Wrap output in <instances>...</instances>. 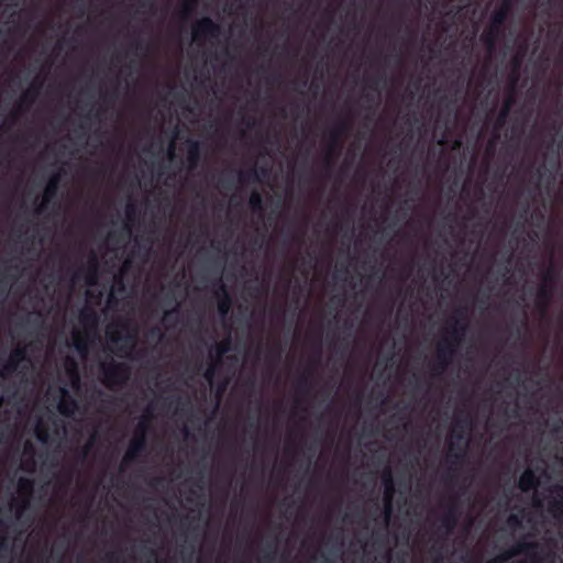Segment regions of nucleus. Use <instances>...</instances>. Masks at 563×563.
<instances>
[{
	"instance_id": "nucleus-1",
	"label": "nucleus",
	"mask_w": 563,
	"mask_h": 563,
	"mask_svg": "<svg viewBox=\"0 0 563 563\" xmlns=\"http://www.w3.org/2000/svg\"><path fill=\"white\" fill-rule=\"evenodd\" d=\"M467 328V309L462 307L454 311L445 328L446 335L441 339L437 346L435 361L432 364V376L442 375L456 356Z\"/></svg>"
},
{
	"instance_id": "nucleus-2",
	"label": "nucleus",
	"mask_w": 563,
	"mask_h": 563,
	"mask_svg": "<svg viewBox=\"0 0 563 563\" xmlns=\"http://www.w3.org/2000/svg\"><path fill=\"white\" fill-rule=\"evenodd\" d=\"M511 11L512 0H504L490 14L489 25L479 36L481 42L489 53H493L496 49L498 40L504 35L505 24Z\"/></svg>"
},
{
	"instance_id": "nucleus-3",
	"label": "nucleus",
	"mask_w": 563,
	"mask_h": 563,
	"mask_svg": "<svg viewBox=\"0 0 563 563\" xmlns=\"http://www.w3.org/2000/svg\"><path fill=\"white\" fill-rule=\"evenodd\" d=\"M351 124L347 119H339L328 133V146L323 158L322 169L329 178L335 165V161L342 151V137L349 133Z\"/></svg>"
},
{
	"instance_id": "nucleus-4",
	"label": "nucleus",
	"mask_w": 563,
	"mask_h": 563,
	"mask_svg": "<svg viewBox=\"0 0 563 563\" xmlns=\"http://www.w3.org/2000/svg\"><path fill=\"white\" fill-rule=\"evenodd\" d=\"M152 416L144 415L137 422L133 438L131 439L126 452L121 463V470L137 461L139 457L145 454L147 450V431L150 430V421Z\"/></svg>"
},
{
	"instance_id": "nucleus-5",
	"label": "nucleus",
	"mask_w": 563,
	"mask_h": 563,
	"mask_svg": "<svg viewBox=\"0 0 563 563\" xmlns=\"http://www.w3.org/2000/svg\"><path fill=\"white\" fill-rule=\"evenodd\" d=\"M101 383L108 389L125 386L131 377V368L126 363L111 360L100 364Z\"/></svg>"
},
{
	"instance_id": "nucleus-6",
	"label": "nucleus",
	"mask_w": 563,
	"mask_h": 563,
	"mask_svg": "<svg viewBox=\"0 0 563 563\" xmlns=\"http://www.w3.org/2000/svg\"><path fill=\"white\" fill-rule=\"evenodd\" d=\"M221 34V26L209 16L198 20L192 26V37L196 42H203L218 38Z\"/></svg>"
},
{
	"instance_id": "nucleus-7",
	"label": "nucleus",
	"mask_w": 563,
	"mask_h": 563,
	"mask_svg": "<svg viewBox=\"0 0 563 563\" xmlns=\"http://www.w3.org/2000/svg\"><path fill=\"white\" fill-rule=\"evenodd\" d=\"M459 521V508H457V499L455 496L450 498V501L446 506L445 512L440 518V526L437 529V532L441 537L450 536L455 529Z\"/></svg>"
},
{
	"instance_id": "nucleus-8",
	"label": "nucleus",
	"mask_w": 563,
	"mask_h": 563,
	"mask_svg": "<svg viewBox=\"0 0 563 563\" xmlns=\"http://www.w3.org/2000/svg\"><path fill=\"white\" fill-rule=\"evenodd\" d=\"M41 86L42 82H33L31 85L30 89L22 96L18 109L11 112V114L5 120L8 126H13L16 123L20 111H25L33 104L36 96L38 95Z\"/></svg>"
},
{
	"instance_id": "nucleus-9",
	"label": "nucleus",
	"mask_w": 563,
	"mask_h": 563,
	"mask_svg": "<svg viewBox=\"0 0 563 563\" xmlns=\"http://www.w3.org/2000/svg\"><path fill=\"white\" fill-rule=\"evenodd\" d=\"M24 361H27L26 347L16 346L11 351L8 361L0 368V376L7 378L13 375L18 371L20 364Z\"/></svg>"
},
{
	"instance_id": "nucleus-10",
	"label": "nucleus",
	"mask_w": 563,
	"mask_h": 563,
	"mask_svg": "<svg viewBox=\"0 0 563 563\" xmlns=\"http://www.w3.org/2000/svg\"><path fill=\"white\" fill-rule=\"evenodd\" d=\"M538 548L539 544L537 542L519 541L511 549L490 560L488 563H504L507 560L519 554L531 555L537 551Z\"/></svg>"
},
{
	"instance_id": "nucleus-11",
	"label": "nucleus",
	"mask_w": 563,
	"mask_h": 563,
	"mask_svg": "<svg viewBox=\"0 0 563 563\" xmlns=\"http://www.w3.org/2000/svg\"><path fill=\"white\" fill-rule=\"evenodd\" d=\"M60 179H62L60 170H58L57 173H54L49 176L48 181L44 189L42 202L36 208L37 213H42L46 209V206L57 196Z\"/></svg>"
},
{
	"instance_id": "nucleus-12",
	"label": "nucleus",
	"mask_w": 563,
	"mask_h": 563,
	"mask_svg": "<svg viewBox=\"0 0 563 563\" xmlns=\"http://www.w3.org/2000/svg\"><path fill=\"white\" fill-rule=\"evenodd\" d=\"M384 484V516L386 521L390 519L393 512V497L395 494V484L390 470H386L383 474Z\"/></svg>"
},
{
	"instance_id": "nucleus-13",
	"label": "nucleus",
	"mask_w": 563,
	"mask_h": 563,
	"mask_svg": "<svg viewBox=\"0 0 563 563\" xmlns=\"http://www.w3.org/2000/svg\"><path fill=\"white\" fill-rule=\"evenodd\" d=\"M80 275H84L85 282L88 286H96L99 280V262L98 258L92 255L87 265L81 267L74 274V279H77Z\"/></svg>"
},
{
	"instance_id": "nucleus-14",
	"label": "nucleus",
	"mask_w": 563,
	"mask_h": 563,
	"mask_svg": "<svg viewBox=\"0 0 563 563\" xmlns=\"http://www.w3.org/2000/svg\"><path fill=\"white\" fill-rule=\"evenodd\" d=\"M472 422L470 415L459 417L454 422L449 440L468 443L466 432L472 428Z\"/></svg>"
},
{
	"instance_id": "nucleus-15",
	"label": "nucleus",
	"mask_w": 563,
	"mask_h": 563,
	"mask_svg": "<svg viewBox=\"0 0 563 563\" xmlns=\"http://www.w3.org/2000/svg\"><path fill=\"white\" fill-rule=\"evenodd\" d=\"M18 488L21 494H24L26 497L21 500V503L18 505L15 509V516L16 518H20L24 510L27 509L30 506V499L29 497L33 493L34 489V481L29 477H20L18 481Z\"/></svg>"
},
{
	"instance_id": "nucleus-16",
	"label": "nucleus",
	"mask_w": 563,
	"mask_h": 563,
	"mask_svg": "<svg viewBox=\"0 0 563 563\" xmlns=\"http://www.w3.org/2000/svg\"><path fill=\"white\" fill-rule=\"evenodd\" d=\"M216 286V296L218 297V311L222 317H225L231 310L232 298L221 278L217 279Z\"/></svg>"
},
{
	"instance_id": "nucleus-17",
	"label": "nucleus",
	"mask_w": 563,
	"mask_h": 563,
	"mask_svg": "<svg viewBox=\"0 0 563 563\" xmlns=\"http://www.w3.org/2000/svg\"><path fill=\"white\" fill-rule=\"evenodd\" d=\"M466 451L448 452L445 462L450 464V468L445 474V479L453 483L456 478L455 471L465 462Z\"/></svg>"
},
{
	"instance_id": "nucleus-18",
	"label": "nucleus",
	"mask_w": 563,
	"mask_h": 563,
	"mask_svg": "<svg viewBox=\"0 0 563 563\" xmlns=\"http://www.w3.org/2000/svg\"><path fill=\"white\" fill-rule=\"evenodd\" d=\"M553 286L548 284L540 285L537 294L536 303L542 314L547 313L551 300L553 298Z\"/></svg>"
},
{
	"instance_id": "nucleus-19",
	"label": "nucleus",
	"mask_w": 563,
	"mask_h": 563,
	"mask_svg": "<svg viewBox=\"0 0 563 563\" xmlns=\"http://www.w3.org/2000/svg\"><path fill=\"white\" fill-rule=\"evenodd\" d=\"M62 395L63 398L58 404V411L65 417H71L78 409V402L66 388H62Z\"/></svg>"
},
{
	"instance_id": "nucleus-20",
	"label": "nucleus",
	"mask_w": 563,
	"mask_h": 563,
	"mask_svg": "<svg viewBox=\"0 0 563 563\" xmlns=\"http://www.w3.org/2000/svg\"><path fill=\"white\" fill-rule=\"evenodd\" d=\"M187 163L190 169H194L198 166L201 159V146L200 142L196 140L188 139L187 140Z\"/></svg>"
},
{
	"instance_id": "nucleus-21",
	"label": "nucleus",
	"mask_w": 563,
	"mask_h": 563,
	"mask_svg": "<svg viewBox=\"0 0 563 563\" xmlns=\"http://www.w3.org/2000/svg\"><path fill=\"white\" fill-rule=\"evenodd\" d=\"M313 369L311 367H307L303 373L299 376L297 384H296V390L300 395H308L310 394L312 387H313Z\"/></svg>"
},
{
	"instance_id": "nucleus-22",
	"label": "nucleus",
	"mask_w": 563,
	"mask_h": 563,
	"mask_svg": "<svg viewBox=\"0 0 563 563\" xmlns=\"http://www.w3.org/2000/svg\"><path fill=\"white\" fill-rule=\"evenodd\" d=\"M556 497L549 503L550 512L556 518H563V486L553 487Z\"/></svg>"
},
{
	"instance_id": "nucleus-23",
	"label": "nucleus",
	"mask_w": 563,
	"mask_h": 563,
	"mask_svg": "<svg viewBox=\"0 0 563 563\" xmlns=\"http://www.w3.org/2000/svg\"><path fill=\"white\" fill-rule=\"evenodd\" d=\"M539 485V477L536 472L531 468H527L522 472L519 478V487L522 492H529L534 489Z\"/></svg>"
},
{
	"instance_id": "nucleus-24",
	"label": "nucleus",
	"mask_w": 563,
	"mask_h": 563,
	"mask_svg": "<svg viewBox=\"0 0 563 563\" xmlns=\"http://www.w3.org/2000/svg\"><path fill=\"white\" fill-rule=\"evenodd\" d=\"M231 350L230 338L217 343L210 351V357L213 362L222 364V357Z\"/></svg>"
},
{
	"instance_id": "nucleus-25",
	"label": "nucleus",
	"mask_w": 563,
	"mask_h": 563,
	"mask_svg": "<svg viewBox=\"0 0 563 563\" xmlns=\"http://www.w3.org/2000/svg\"><path fill=\"white\" fill-rule=\"evenodd\" d=\"M80 323L89 329H95L99 322L98 313L91 308H84L79 313Z\"/></svg>"
},
{
	"instance_id": "nucleus-26",
	"label": "nucleus",
	"mask_w": 563,
	"mask_h": 563,
	"mask_svg": "<svg viewBox=\"0 0 563 563\" xmlns=\"http://www.w3.org/2000/svg\"><path fill=\"white\" fill-rule=\"evenodd\" d=\"M109 340L113 343H117L119 341H122L123 344L121 346V350L124 347H128L129 350L133 349L136 343V335L135 334H128L125 336H120L117 333L108 332Z\"/></svg>"
},
{
	"instance_id": "nucleus-27",
	"label": "nucleus",
	"mask_w": 563,
	"mask_h": 563,
	"mask_svg": "<svg viewBox=\"0 0 563 563\" xmlns=\"http://www.w3.org/2000/svg\"><path fill=\"white\" fill-rule=\"evenodd\" d=\"M238 179L241 184L258 181V170L255 167H252L249 170H239Z\"/></svg>"
},
{
	"instance_id": "nucleus-28",
	"label": "nucleus",
	"mask_w": 563,
	"mask_h": 563,
	"mask_svg": "<svg viewBox=\"0 0 563 563\" xmlns=\"http://www.w3.org/2000/svg\"><path fill=\"white\" fill-rule=\"evenodd\" d=\"M249 205L252 211L262 212L264 210V202L261 192L254 190L250 196Z\"/></svg>"
},
{
	"instance_id": "nucleus-29",
	"label": "nucleus",
	"mask_w": 563,
	"mask_h": 563,
	"mask_svg": "<svg viewBox=\"0 0 563 563\" xmlns=\"http://www.w3.org/2000/svg\"><path fill=\"white\" fill-rule=\"evenodd\" d=\"M509 107H501V109L499 110L498 112V115L496 118V121H495V125H494V129L496 132H499L506 124L507 122V119L509 117Z\"/></svg>"
},
{
	"instance_id": "nucleus-30",
	"label": "nucleus",
	"mask_w": 563,
	"mask_h": 563,
	"mask_svg": "<svg viewBox=\"0 0 563 563\" xmlns=\"http://www.w3.org/2000/svg\"><path fill=\"white\" fill-rule=\"evenodd\" d=\"M74 346L76 351L82 356L88 353V342L78 333L74 335Z\"/></svg>"
},
{
	"instance_id": "nucleus-31",
	"label": "nucleus",
	"mask_w": 563,
	"mask_h": 563,
	"mask_svg": "<svg viewBox=\"0 0 563 563\" xmlns=\"http://www.w3.org/2000/svg\"><path fill=\"white\" fill-rule=\"evenodd\" d=\"M67 371H68V374L70 375V377L73 378V384L74 386H78L79 385V382H80V377H79V374H78V368H77V363L75 360L73 358H69L67 361Z\"/></svg>"
},
{
	"instance_id": "nucleus-32",
	"label": "nucleus",
	"mask_w": 563,
	"mask_h": 563,
	"mask_svg": "<svg viewBox=\"0 0 563 563\" xmlns=\"http://www.w3.org/2000/svg\"><path fill=\"white\" fill-rule=\"evenodd\" d=\"M197 2H198V0H185L184 7L181 10V19L184 21H186L191 15V13L194 12V10L197 5Z\"/></svg>"
},
{
	"instance_id": "nucleus-33",
	"label": "nucleus",
	"mask_w": 563,
	"mask_h": 563,
	"mask_svg": "<svg viewBox=\"0 0 563 563\" xmlns=\"http://www.w3.org/2000/svg\"><path fill=\"white\" fill-rule=\"evenodd\" d=\"M547 172H548V169L544 164H541L540 166H538L536 168L534 175L532 177V178H536V181H534L536 189L540 188L541 181L544 178Z\"/></svg>"
},
{
	"instance_id": "nucleus-34",
	"label": "nucleus",
	"mask_w": 563,
	"mask_h": 563,
	"mask_svg": "<svg viewBox=\"0 0 563 563\" xmlns=\"http://www.w3.org/2000/svg\"><path fill=\"white\" fill-rule=\"evenodd\" d=\"M543 283L553 286V283L556 280V271L553 266H550L542 276Z\"/></svg>"
},
{
	"instance_id": "nucleus-35",
	"label": "nucleus",
	"mask_w": 563,
	"mask_h": 563,
	"mask_svg": "<svg viewBox=\"0 0 563 563\" xmlns=\"http://www.w3.org/2000/svg\"><path fill=\"white\" fill-rule=\"evenodd\" d=\"M139 213L137 206L133 201H129L125 207V214L129 221H134Z\"/></svg>"
},
{
	"instance_id": "nucleus-36",
	"label": "nucleus",
	"mask_w": 563,
	"mask_h": 563,
	"mask_svg": "<svg viewBox=\"0 0 563 563\" xmlns=\"http://www.w3.org/2000/svg\"><path fill=\"white\" fill-rule=\"evenodd\" d=\"M276 552V547L272 542H267L264 547V554H263V561L271 562L274 558V554Z\"/></svg>"
},
{
	"instance_id": "nucleus-37",
	"label": "nucleus",
	"mask_w": 563,
	"mask_h": 563,
	"mask_svg": "<svg viewBox=\"0 0 563 563\" xmlns=\"http://www.w3.org/2000/svg\"><path fill=\"white\" fill-rule=\"evenodd\" d=\"M521 62H522V58L519 57V56H516L514 59H512V73H511V81L514 85L517 84L518 79H519V68L521 66Z\"/></svg>"
},
{
	"instance_id": "nucleus-38",
	"label": "nucleus",
	"mask_w": 563,
	"mask_h": 563,
	"mask_svg": "<svg viewBox=\"0 0 563 563\" xmlns=\"http://www.w3.org/2000/svg\"><path fill=\"white\" fill-rule=\"evenodd\" d=\"M218 185L224 189H232L234 186V179L230 175H221L218 178Z\"/></svg>"
},
{
	"instance_id": "nucleus-39",
	"label": "nucleus",
	"mask_w": 563,
	"mask_h": 563,
	"mask_svg": "<svg viewBox=\"0 0 563 563\" xmlns=\"http://www.w3.org/2000/svg\"><path fill=\"white\" fill-rule=\"evenodd\" d=\"M467 445V442L461 443L459 441L448 440L449 452H460V450L466 451Z\"/></svg>"
},
{
	"instance_id": "nucleus-40",
	"label": "nucleus",
	"mask_w": 563,
	"mask_h": 563,
	"mask_svg": "<svg viewBox=\"0 0 563 563\" xmlns=\"http://www.w3.org/2000/svg\"><path fill=\"white\" fill-rule=\"evenodd\" d=\"M221 364L217 363V362H211L206 372H205V378L209 382H212V379L214 378L216 376V373H217V368L220 366Z\"/></svg>"
},
{
	"instance_id": "nucleus-41",
	"label": "nucleus",
	"mask_w": 563,
	"mask_h": 563,
	"mask_svg": "<svg viewBox=\"0 0 563 563\" xmlns=\"http://www.w3.org/2000/svg\"><path fill=\"white\" fill-rule=\"evenodd\" d=\"M515 86L514 84H511V87H510V92L509 95L506 97V99L504 100V103H503V107H509V111L511 110L512 106L515 104Z\"/></svg>"
},
{
	"instance_id": "nucleus-42",
	"label": "nucleus",
	"mask_w": 563,
	"mask_h": 563,
	"mask_svg": "<svg viewBox=\"0 0 563 563\" xmlns=\"http://www.w3.org/2000/svg\"><path fill=\"white\" fill-rule=\"evenodd\" d=\"M35 433H36V438H37L38 441H41L42 443L47 442V440H48V432H47V430L44 427L38 426L36 428V432Z\"/></svg>"
},
{
	"instance_id": "nucleus-43",
	"label": "nucleus",
	"mask_w": 563,
	"mask_h": 563,
	"mask_svg": "<svg viewBox=\"0 0 563 563\" xmlns=\"http://www.w3.org/2000/svg\"><path fill=\"white\" fill-rule=\"evenodd\" d=\"M507 523L510 526V527H519L520 523H521V520L520 518L517 516V515H510L507 519Z\"/></svg>"
},
{
	"instance_id": "nucleus-44",
	"label": "nucleus",
	"mask_w": 563,
	"mask_h": 563,
	"mask_svg": "<svg viewBox=\"0 0 563 563\" xmlns=\"http://www.w3.org/2000/svg\"><path fill=\"white\" fill-rule=\"evenodd\" d=\"M177 313H178L177 308H174V309H172V310H167V311H165V313H164V320L169 321V320L172 319V317H173L174 314H177Z\"/></svg>"
},
{
	"instance_id": "nucleus-45",
	"label": "nucleus",
	"mask_w": 563,
	"mask_h": 563,
	"mask_svg": "<svg viewBox=\"0 0 563 563\" xmlns=\"http://www.w3.org/2000/svg\"><path fill=\"white\" fill-rule=\"evenodd\" d=\"M269 355L274 361L278 362L282 357V350L277 349L275 351H271Z\"/></svg>"
},
{
	"instance_id": "nucleus-46",
	"label": "nucleus",
	"mask_w": 563,
	"mask_h": 563,
	"mask_svg": "<svg viewBox=\"0 0 563 563\" xmlns=\"http://www.w3.org/2000/svg\"><path fill=\"white\" fill-rule=\"evenodd\" d=\"M150 335L151 336H157V338H162L163 336V333L161 331L159 328H153L151 331H150Z\"/></svg>"
},
{
	"instance_id": "nucleus-47",
	"label": "nucleus",
	"mask_w": 563,
	"mask_h": 563,
	"mask_svg": "<svg viewBox=\"0 0 563 563\" xmlns=\"http://www.w3.org/2000/svg\"><path fill=\"white\" fill-rule=\"evenodd\" d=\"M24 452L25 453H30V454L34 453V448H33L32 443H26L25 444Z\"/></svg>"
},
{
	"instance_id": "nucleus-48",
	"label": "nucleus",
	"mask_w": 563,
	"mask_h": 563,
	"mask_svg": "<svg viewBox=\"0 0 563 563\" xmlns=\"http://www.w3.org/2000/svg\"><path fill=\"white\" fill-rule=\"evenodd\" d=\"M175 155V145L174 143H170L169 147H168V156L169 158H173Z\"/></svg>"
},
{
	"instance_id": "nucleus-49",
	"label": "nucleus",
	"mask_w": 563,
	"mask_h": 563,
	"mask_svg": "<svg viewBox=\"0 0 563 563\" xmlns=\"http://www.w3.org/2000/svg\"><path fill=\"white\" fill-rule=\"evenodd\" d=\"M552 130H553L556 134H559V135H560L561 141H562V140H563V133H562V131H561V126L553 125V126H552Z\"/></svg>"
},
{
	"instance_id": "nucleus-50",
	"label": "nucleus",
	"mask_w": 563,
	"mask_h": 563,
	"mask_svg": "<svg viewBox=\"0 0 563 563\" xmlns=\"http://www.w3.org/2000/svg\"><path fill=\"white\" fill-rule=\"evenodd\" d=\"M147 554L154 559L155 563L157 562L156 560V551L154 549H147Z\"/></svg>"
},
{
	"instance_id": "nucleus-51",
	"label": "nucleus",
	"mask_w": 563,
	"mask_h": 563,
	"mask_svg": "<svg viewBox=\"0 0 563 563\" xmlns=\"http://www.w3.org/2000/svg\"><path fill=\"white\" fill-rule=\"evenodd\" d=\"M115 97H117V95H115V93H106V95H104V100H106V101H112V100H114V99H115Z\"/></svg>"
},
{
	"instance_id": "nucleus-52",
	"label": "nucleus",
	"mask_w": 563,
	"mask_h": 563,
	"mask_svg": "<svg viewBox=\"0 0 563 563\" xmlns=\"http://www.w3.org/2000/svg\"><path fill=\"white\" fill-rule=\"evenodd\" d=\"M377 85H378V80H371V85H369V88L373 89L374 91L377 90Z\"/></svg>"
},
{
	"instance_id": "nucleus-53",
	"label": "nucleus",
	"mask_w": 563,
	"mask_h": 563,
	"mask_svg": "<svg viewBox=\"0 0 563 563\" xmlns=\"http://www.w3.org/2000/svg\"><path fill=\"white\" fill-rule=\"evenodd\" d=\"M432 563H444L443 556L438 555V556L433 558Z\"/></svg>"
},
{
	"instance_id": "nucleus-54",
	"label": "nucleus",
	"mask_w": 563,
	"mask_h": 563,
	"mask_svg": "<svg viewBox=\"0 0 563 563\" xmlns=\"http://www.w3.org/2000/svg\"><path fill=\"white\" fill-rule=\"evenodd\" d=\"M7 290V285L0 280V292L4 294Z\"/></svg>"
},
{
	"instance_id": "nucleus-55",
	"label": "nucleus",
	"mask_w": 563,
	"mask_h": 563,
	"mask_svg": "<svg viewBox=\"0 0 563 563\" xmlns=\"http://www.w3.org/2000/svg\"><path fill=\"white\" fill-rule=\"evenodd\" d=\"M364 99H366L367 101H374V97L371 93H365Z\"/></svg>"
},
{
	"instance_id": "nucleus-56",
	"label": "nucleus",
	"mask_w": 563,
	"mask_h": 563,
	"mask_svg": "<svg viewBox=\"0 0 563 563\" xmlns=\"http://www.w3.org/2000/svg\"><path fill=\"white\" fill-rule=\"evenodd\" d=\"M133 45L135 46L136 49L143 48L142 43L140 41H135Z\"/></svg>"
},
{
	"instance_id": "nucleus-57",
	"label": "nucleus",
	"mask_w": 563,
	"mask_h": 563,
	"mask_svg": "<svg viewBox=\"0 0 563 563\" xmlns=\"http://www.w3.org/2000/svg\"><path fill=\"white\" fill-rule=\"evenodd\" d=\"M162 482V478L157 477L153 479V485L159 484Z\"/></svg>"
},
{
	"instance_id": "nucleus-58",
	"label": "nucleus",
	"mask_w": 563,
	"mask_h": 563,
	"mask_svg": "<svg viewBox=\"0 0 563 563\" xmlns=\"http://www.w3.org/2000/svg\"><path fill=\"white\" fill-rule=\"evenodd\" d=\"M88 450H89V446H86L84 450H82V457H86L87 453H88Z\"/></svg>"
},
{
	"instance_id": "nucleus-59",
	"label": "nucleus",
	"mask_w": 563,
	"mask_h": 563,
	"mask_svg": "<svg viewBox=\"0 0 563 563\" xmlns=\"http://www.w3.org/2000/svg\"><path fill=\"white\" fill-rule=\"evenodd\" d=\"M108 560H109V561H114V560H115L114 554H113V553L109 554V555H108Z\"/></svg>"
},
{
	"instance_id": "nucleus-60",
	"label": "nucleus",
	"mask_w": 563,
	"mask_h": 563,
	"mask_svg": "<svg viewBox=\"0 0 563 563\" xmlns=\"http://www.w3.org/2000/svg\"><path fill=\"white\" fill-rule=\"evenodd\" d=\"M246 125H247L249 128L253 126V125H254V121H250V120H249V121L246 122Z\"/></svg>"
},
{
	"instance_id": "nucleus-61",
	"label": "nucleus",
	"mask_w": 563,
	"mask_h": 563,
	"mask_svg": "<svg viewBox=\"0 0 563 563\" xmlns=\"http://www.w3.org/2000/svg\"><path fill=\"white\" fill-rule=\"evenodd\" d=\"M33 468H34V461H31V463H30V468H29V470H30V471H33Z\"/></svg>"
},
{
	"instance_id": "nucleus-62",
	"label": "nucleus",
	"mask_w": 563,
	"mask_h": 563,
	"mask_svg": "<svg viewBox=\"0 0 563 563\" xmlns=\"http://www.w3.org/2000/svg\"><path fill=\"white\" fill-rule=\"evenodd\" d=\"M338 272H346V268L345 267H341V268H338Z\"/></svg>"
},
{
	"instance_id": "nucleus-63",
	"label": "nucleus",
	"mask_w": 563,
	"mask_h": 563,
	"mask_svg": "<svg viewBox=\"0 0 563 563\" xmlns=\"http://www.w3.org/2000/svg\"><path fill=\"white\" fill-rule=\"evenodd\" d=\"M261 172H262V174H263V175H266V174H267V170H266V169H264V168H262V169H261Z\"/></svg>"
},
{
	"instance_id": "nucleus-64",
	"label": "nucleus",
	"mask_w": 563,
	"mask_h": 563,
	"mask_svg": "<svg viewBox=\"0 0 563 563\" xmlns=\"http://www.w3.org/2000/svg\"><path fill=\"white\" fill-rule=\"evenodd\" d=\"M444 141H445V140H444V137H442V139L439 141V143H440V144H443V143H444Z\"/></svg>"
}]
</instances>
